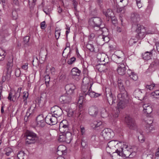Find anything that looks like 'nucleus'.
Segmentation results:
<instances>
[{
	"label": "nucleus",
	"mask_w": 159,
	"mask_h": 159,
	"mask_svg": "<svg viewBox=\"0 0 159 159\" xmlns=\"http://www.w3.org/2000/svg\"><path fill=\"white\" fill-rule=\"evenodd\" d=\"M119 100L117 104L119 108L123 109L124 108L127 102L128 97L126 91H120L117 95Z\"/></svg>",
	"instance_id": "f257e3e1"
},
{
	"label": "nucleus",
	"mask_w": 159,
	"mask_h": 159,
	"mask_svg": "<svg viewBox=\"0 0 159 159\" xmlns=\"http://www.w3.org/2000/svg\"><path fill=\"white\" fill-rule=\"evenodd\" d=\"M89 25L92 27L93 30L98 31L102 26V20L99 17H94L90 18L89 20Z\"/></svg>",
	"instance_id": "f03ea898"
},
{
	"label": "nucleus",
	"mask_w": 159,
	"mask_h": 159,
	"mask_svg": "<svg viewBox=\"0 0 159 159\" xmlns=\"http://www.w3.org/2000/svg\"><path fill=\"white\" fill-rule=\"evenodd\" d=\"M114 136L113 131L110 129L107 128L103 129L101 132V135L99 136L100 142L103 143L104 140L111 139Z\"/></svg>",
	"instance_id": "7ed1b4c3"
},
{
	"label": "nucleus",
	"mask_w": 159,
	"mask_h": 159,
	"mask_svg": "<svg viewBox=\"0 0 159 159\" xmlns=\"http://www.w3.org/2000/svg\"><path fill=\"white\" fill-rule=\"evenodd\" d=\"M137 27V28L136 30L137 33L135 37L138 39H142L146 34V30L144 26L140 25H138Z\"/></svg>",
	"instance_id": "20e7f679"
},
{
	"label": "nucleus",
	"mask_w": 159,
	"mask_h": 159,
	"mask_svg": "<svg viewBox=\"0 0 159 159\" xmlns=\"http://www.w3.org/2000/svg\"><path fill=\"white\" fill-rule=\"evenodd\" d=\"M96 67L101 72H106L107 70H110L112 69V63L110 62H106L104 63H102L96 66Z\"/></svg>",
	"instance_id": "39448f33"
},
{
	"label": "nucleus",
	"mask_w": 159,
	"mask_h": 159,
	"mask_svg": "<svg viewBox=\"0 0 159 159\" xmlns=\"http://www.w3.org/2000/svg\"><path fill=\"white\" fill-rule=\"evenodd\" d=\"M46 123L50 125L56 124L57 123V119L52 115V113H49L45 118Z\"/></svg>",
	"instance_id": "423d86ee"
},
{
	"label": "nucleus",
	"mask_w": 159,
	"mask_h": 159,
	"mask_svg": "<svg viewBox=\"0 0 159 159\" xmlns=\"http://www.w3.org/2000/svg\"><path fill=\"white\" fill-rule=\"evenodd\" d=\"M51 113L55 117L57 118L62 115L63 112L62 109L59 106H55L51 109Z\"/></svg>",
	"instance_id": "0eeeda50"
},
{
	"label": "nucleus",
	"mask_w": 159,
	"mask_h": 159,
	"mask_svg": "<svg viewBox=\"0 0 159 159\" xmlns=\"http://www.w3.org/2000/svg\"><path fill=\"white\" fill-rule=\"evenodd\" d=\"M66 121V120H63L60 124L59 129L60 132L62 133H66L69 132V125L67 124H65V123Z\"/></svg>",
	"instance_id": "6e6552de"
},
{
	"label": "nucleus",
	"mask_w": 159,
	"mask_h": 159,
	"mask_svg": "<svg viewBox=\"0 0 159 159\" xmlns=\"http://www.w3.org/2000/svg\"><path fill=\"white\" fill-rule=\"evenodd\" d=\"M126 66L124 63H121L118 65L117 71L118 73L120 75H124L126 72Z\"/></svg>",
	"instance_id": "1a4fd4ad"
},
{
	"label": "nucleus",
	"mask_w": 159,
	"mask_h": 159,
	"mask_svg": "<svg viewBox=\"0 0 159 159\" xmlns=\"http://www.w3.org/2000/svg\"><path fill=\"white\" fill-rule=\"evenodd\" d=\"M75 86L73 84H68L66 85L65 87L66 93L67 94L71 95L74 93V90L75 89Z\"/></svg>",
	"instance_id": "9d476101"
},
{
	"label": "nucleus",
	"mask_w": 159,
	"mask_h": 159,
	"mask_svg": "<svg viewBox=\"0 0 159 159\" xmlns=\"http://www.w3.org/2000/svg\"><path fill=\"white\" fill-rule=\"evenodd\" d=\"M125 121L130 129H134L135 125L134 120L129 116L125 117Z\"/></svg>",
	"instance_id": "9b49d317"
},
{
	"label": "nucleus",
	"mask_w": 159,
	"mask_h": 159,
	"mask_svg": "<svg viewBox=\"0 0 159 159\" xmlns=\"http://www.w3.org/2000/svg\"><path fill=\"white\" fill-rule=\"evenodd\" d=\"M92 84H90V87L89 88V89L87 93H85V98L86 96L88 95L91 98H97L101 95V94L98 93H96L93 91L91 89Z\"/></svg>",
	"instance_id": "f8f14e48"
},
{
	"label": "nucleus",
	"mask_w": 159,
	"mask_h": 159,
	"mask_svg": "<svg viewBox=\"0 0 159 159\" xmlns=\"http://www.w3.org/2000/svg\"><path fill=\"white\" fill-rule=\"evenodd\" d=\"M59 100L62 103H68L71 101V97L70 95L65 94L60 97Z\"/></svg>",
	"instance_id": "ddd939ff"
},
{
	"label": "nucleus",
	"mask_w": 159,
	"mask_h": 159,
	"mask_svg": "<svg viewBox=\"0 0 159 159\" xmlns=\"http://www.w3.org/2000/svg\"><path fill=\"white\" fill-rule=\"evenodd\" d=\"M123 53L122 51H116L115 52L113 56L115 59V61L117 63L119 64L120 62L123 61Z\"/></svg>",
	"instance_id": "4468645a"
},
{
	"label": "nucleus",
	"mask_w": 159,
	"mask_h": 159,
	"mask_svg": "<svg viewBox=\"0 0 159 159\" xmlns=\"http://www.w3.org/2000/svg\"><path fill=\"white\" fill-rule=\"evenodd\" d=\"M107 100L109 104L112 105L115 103L116 102V96L110 92V93L106 95Z\"/></svg>",
	"instance_id": "2eb2a0df"
},
{
	"label": "nucleus",
	"mask_w": 159,
	"mask_h": 159,
	"mask_svg": "<svg viewBox=\"0 0 159 159\" xmlns=\"http://www.w3.org/2000/svg\"><path fill=\"white\" fill-rule=\"evenodd\" d=\"M89 113L91 116L96 117L98 113V109L95 106H91L89 108Z\"/></svg>",
	"instance_id": "dca6fc26"
},
{
	"label": "nucleus",
	"mask_w": 159,
	"mask_h": 159,
	"mask_svg": "<svg viewBox=\"0 0 159 159\" xmlns=\"http://www.w3.org/2000/svg\"><path fill=\"white\" fill-rule=\"evenodd\" d=\"M20 95L14 92V95H13V93L10 92L9 93V95L8 97V99L10 101L15 102L20 97Z\"/></svg>",
	"instance_id": "f3484780"
},
{
	"label": "nucleus",
	"mask_w": 159,
	"mask_h": 159,
	"mask_svg": "<svg viewBox=\"0 0 159 159\" xmlns=\"http://www.w3.org/2000/svg\"><path fill=\"white\" fill-rule=\"evenodd\" d=\"M134 94L136 96L135 97H137L141 100L144 99L145 98L144 95L143 94L142 92L140 89H138L135 90Z\"/></svg>",
	"instance_id": "a211bd4d"
},
{
	"label": "nucleus",
	"mask_w": 159,
	"mask_h": 159,
	"mask_svg": "<svg viewBox=\"0 0 159 159\" xmlns=\"http://www.w3.org/2000/svg\"><path fill=\"white\" fill-rule=\"evenodd\" d=\"M127 74L130 78L133 80H136L138 79L137 75L130 70H127Z\"/></svg>",
	"instance_id": "6ab92c4d"
},
{
	"label": "nucleus",
	"mask_w": 159,
	"mask_h": 159,
	"mask_svg": "<svg viewBox=\"0 0 159 159\" xmlns=\"http://www.w3.org/2000/svg\"><path fill=\"white\" fill-rule=\"evenodd\" d=\"M106 57H107V56L104 53H98L97 56V57L98 61L102 62V63H104L106 60Z\"/></svg>",
	"instance_id": "aec40b11"
},
{
	"label": "nucleus",
	"mask_w": 159,
	"mask_h": 159,
	"mask_svg": "<svg viewBox=\"0 0 159 159\" xmlns=\"http://www.w3.org/2000/svg\"><path fill=\"white\" fill-rule=\"evenodd\" d=\"M90 140L92 142L96 143V144H101L103 143V142H100L99 141L100 140L99 139V137H98L95 135H92Z\"/></svg>",
	"instance_id": "412c9836"
},
{
	"label": "nucleus",
	"mask_w": 159,
	"mask_h": 159,
	"mask_svg": "<svg viewBox=\"0 0 159 159\" xmlns=\"http://www.w3.org/2000/svg\"><path fill=\"white\" fill-rule=\"evenodd\" d=\"M26 138L25 140L26 143L30 144L35 143L37 138H33V137L25 136Z\"/></svg>",
	"instance_id": "4be33fe9"
},
{
	"label": "nucleus",
	"mask_w": 159,
	"mask_h": 159,
	"mask_svg": "<svg viewBox=\"0 0 159 159\" xmlns=\"http://www.w3.org/2000/svg\"><path fill=\"white\" fill-rule=\"evenodd\" d=\"M152 51H147L142 54L143 58L145 60H149L152 55Z\"/></svg>",
	"instance_id": "5701e85b"
},
{
	"label": "nucleus",
	"mask_w": 159,
	"mask_h": 159,
	"mask_svg": "<svg viewBox=\"0 0 159 159\" xmlns=\"http://www.w3.org/2000/svg\"><path fill=\"white\" fill-rule=\"evenodd\" d=\"M80 73V71L76 67L74 68L71 70V74L73 76H79Z\"/></svg>",
	"instance_id": "b1692460"
},
{
	"label": "nucleus",
	"mask_w": 159,
	"mask_h": 159,
	"mask_svg": "<svg viewBox=\"0 0 159 159\" xmlns=\"http://www.w3.org/2000/svg\"><path fill=\"white\" fill-rule=\"evenodd\" d=\"M92 86L93 84V82L92 81H90L89 78L87 77H84L83 79L82 84L89 86L90 87V84H91Z\"/></svg>",
	"instance_id": "393cba45"
},
{
	"label": "nucleus",
	"mask_w": 159,
	"mask_h": 159,
	"mask_svg": "<svg viewBox=\"0 0 159 159\" xmlns=\"http://www.w3.org/2000/svg\"><path fill=\"white\" fill-rule=\"evenodd\" d=\"M65 142L67 143H70L72 139V134L70 132H67L65 133Z\"/></svg>",
	"instance_id": "a878e982"
},
{
	"label": "nucleus",
	"mask_w": 159,
	"mask_h": 159,
	"mask_svg": "<svg viewBox=\"0 0 159 159\" xmlns=\"http://www.w3.org/2000/svg\"><path fill=\"white\" fill-rule=\"evenodd\" d=\"M128 147V145H126V144H124V143H123V147L121 148L120 150H118V149H117L116 150V152L117 153L118 155H119L120 156H122L123 148L126 149Z\"/></svg>",
	"instance_id": "bb28decb"
},
{
	"label": "nucleus",
	"mask_w": 159,
	"mask_h": 159,
	"mask_svg": "<svg viewBox=\"0 0 159 159\" xmlns=\"http://www.w3.org/2000/svg\"><path fill=\"white\" fill-rule=\"evenodd\" d=\"M35 106L36 105L34 104H33V106H30L27 109L26 113H28V114H31L30 116L32 117L33 115Z\"/></svg>",
	"instance_id": "cd10ccee"
},
{
	"label": "nucleus",
	"mask_w": 159,
	"mask_h": 159,
	"mask_svg": "<svg viewBox=\"0 0 159 159\" xmlns=\"http://www.w3.org/2000/svg\"><path fill=\"white\" fill-rule=\"evenodd\" d=\"M102 124V122L100 121H93V124H91V126L93 129H96V128L100 126Z\"/></svg>",
	"instance_id": "c85d7f7f"
},
{
	"label": "nucleus",
	"mask_w": 159,
	"mask_h": 159,
	"mask_svg": "<svg viewBox=\"0 0 159 159\" xmlns=\"http://www.w3.org/2000/svg\"><path fill=\"white\" fill-rule=\"evenodd\" d=\"M118 85L120 92L125 91V88L124 86L123 81L121 80H118Z\"/></svg>",
	"instance_id": "c756f323"
},
{
	"label": "nucleus",
	"mask_w": 159,
	"mask_h": 159,
	"mask_svg": "<svg viewBox=\"0 0 159 159\" xmlns=\"http://www.w3.org/2000/svg\"><path fill=\"white\" fill-rule=\"evenodd\" d=\"M98 31H100L102 32L101 34L103 36H107L108 34V30L106 28L104 27L101 26L100 29Z\"/></svg>",
	"instance_id": "7c9ffc66"
},
{
	"label": "nucleus",
	"mask_w": 159,
	"mask_h": 159,
	"mask_svg": "<svg viewBox=\"0 0 159 159\" xmlns=\"http://www.w3.org/2000/svg\"><path fill=\"white\" fill-rule=\"evenodd\" d=\"M118 144L117 141L112 140L109 142L107 146L110 148H112L115 147L116 145Z\"/></svg>",
	"instance_id": "2f4dec72"
},
{
	"label": "nucleus",
	"mask_w": 159,
	"mask_h": 159,
	"mask_svg": "<svg viewBox=\"0 0 159 159\" xmlns=\"http://www.w3.org/2000/svg\"><path fill=\"white\" fill-rule=\"evenodd\" d=\"M25 136L33 137V138H37V135L36 134L32 131L29 130H27L26 131L25 134Z\"/></svg>",
	"instance_id": "473e14b6"
},
{
	"label": "nucleus",
	"mask_w": 159,
	"mask_h": 159,
	"mask_svg": "<svg viewBox=\"0 0 159 159\" xmlns=\"http://www.w3.org/2000/svg\"><path fill=\"white\" fill-rule=\"evenodd\" d=\"M4 152L5 155L7 156H9L13 152V150L10 148L7 147L4 149Z\"/></svg>",
	"instance_id": "72a5a7b5"
},
{
	"label": "nucleus",
	"mask_w": 159,
	"mask_h": 159,
	"mask_svg": "<svg viewBox=\"0 0 159 159\" xmlns=\"http://www.w3.org/2000/svg\"><path fill=\"white\" fill-rule=\"evenodd\" d=\"M103 13L107 17H111L112 16V15L113 12L111 9H108L105 11H103Z\"/></svg>",
	"instance_id": "f704fd0d"
},
{
	"label": "nucleus",
	"mask_w": 159,
	"mask_h": 159,
	"mask_svg": "<svg viewBox=\"0 0 159 159\" xmlns=\"http://www.w3.org/2000/svg\"><path fill=\"white\" fill-rule=\"evenodd\" d=\"M65 133H61L59 134L58 140L60 142H65Z\"/></svg>",
	"instance_id": "c9c22d12"
},
{
	"label": "nucleus",
	"mask_w": 159,
	"mask_h": 159,
	"mask_svg": "<svg viewBox=\"0 0 159 159\" xmlns=\"http://www.w3.org/2000/svg\"><path fill=\"white\" fill-rule=\"evenodd\" d=\"M101 115L102 117L105 118L108 116V114L105 108H102L101 109Z\"/></svg>",
	"instance_id": "e433bc0d"
},
{
	"label": "nucleus",
	"mask_w": 159,
	"mask_h": 159,
	"mask_svg": "<svg viewBox=\"0 0 159 159\" xmlns=\"http://www.w3.org/2000/svg\"><path fill=\"white\" fill-rule=\"evenodd\" d=\"M13 66L12 61L11 62H8L7 63V70L8 72L11 73V69Z\"/></svg>",
	"instance_id": "4c0bfd02"
},
{
	"label": "nucleus",
	"mask_w": 159,
	"mask_h": 159,
	"mask_svg": "<svg viewBox=\"0 0 159 159\" xmlns=\"http://www.w3.org/2000/svg\"><path fill=\"white\" fill-rule=\"evenodd\" d=\"M86 48L89 51L91 52H95V48L93 44L88 43L86 45Z\"/></svg>",
	"instance_id": "58836bf2"
},
{
	"label": "nucleus",
	"mask_w": 159,
	"mask_h": 159,
	"mask_svg": "<svg viewBox=\"0 0 159 159\" xmlns=\"http://www.w3.org/2000/svg\"><path fill=\"white\" fill-rule=\"evenodd\" d=\"M89 86L82 84L81 86V91L84 93V95L85 96V93H87V91L89 89L88 88Z\"/></svg>",
	"instance_id": "ea45409f"
},
{
	"label": "nucleus",
	"mask_w": 159,
	"mask_h": 159,
	"mask_svg": "<svg viewBox=\"0 0 159 159\" xmlns=\"http://www.w3.org/2000/svg\"><path fill=\"white\" fill-rule=\"evenodd\" d=\"M151 95L154 98H159V90H156L151 93Z\"/></svg>",
	"instance_id": "a19ab883"
},
{
	"label": "nucleus",
	"mask_w": 159,
	"mask_h": 159,
	"mask_svg": "<svg viewBox=\"0 0 159 159\" xmlns=\"http://www.w3.org/2000/svg\"><path fill=\"white\" fill-rule=\"evenodd\" d=\"M132 20L134 23L137 22L140 20L139 15L137 13H135L132 18Z\"/></svg>",
	"instance_id": "79ce46f5"
},
{
	"label": "nucleus",
	"mask_w": 159,
	"mask_h": 159,
	"mask_svg": "<svg viewBox=\"0 0 159 159\" xmlns=\"http://www.w3.org/2000/svg\"><path fill=\"white\" fill-rule=\"evenodd\" d=\"M37 126L39 127H43L46 125L45 121H37Z\"/></svg>",
	"instance_id": "37998d69"
},
{
	"label": "nucleus",
	"mask_w": 159,
	"mask_h": 159,
	"mask_svg": "<svg viewBox=\"0 0 159 159\" xmlns=\"http://www.w3.org/2000/svg\"><path fill=\"white\" fill-rule=\"evenodd\" d=\"M6 75L5 76H3L2 77V81L3 82L5 81L6 80L8 81L10 79L11 77V73L8 72H7Z\"/></svg>",
	"instance_id": "c03bdc74"
},
{
	"label": "nucleus",
	"mask_w": 159,
	"mask_h": 159,
	"mask_svg": "<svg viewBox=\"0 0 159 159\" xmlns=\"http://www.w3.org/2000/svg\"><path fill=\"white\" fill-rule=\"evenodd\" d=\"M84 97H85V96L84 95V94H80L78 101V103L80 104V106H82V104L83 103V99Z\"/></svg>",
	"instance_id": "a18cd8bd"
},
{
	"label": "nucleus",
	"mask_w": 159,
	"mask_h": 159,
	"mask_svg": "<svg viewBox=\"0 0 159 159\" xmlns=\"http://www.w3.org/2000/svg\"><path fill=\"white\" fill-rule=\"evenodd\" d=\"M25 153L23 151L19 152L17 155V157L19 159H24Z\"/></svg>",
	"instance_id": "49530a36"
},
{
	"label": "nucleus",
	"mask_w": 159,
	"mask_h": 159,
	"mask_svg": "<svg viewBox=\"0 0 159 159\" xmlns=\"http://www.w3.org/2000/svg\"><path fill=\"white\" fill-rule=\"evenodd\" d=\"M143 111L144 112H146L147 114H150L152 111V108L150 106L144 109Z\"/></svg>",
	"instance_id": "de8ad7c7"
},
{
	"label": "nucleus",
	"mask_w": 159,
	"mask_h": 159,
	"mask_svg": "<svg viewBox=\"0 0 159 159\" xmlns=\"http://www.w3.org/2000/svg\"><path fill=\"white\" fill-rule=\"evenodd\" d=\"M125 7H118L117 8V11L118 12L123 14L125 13Z\"/></svg>",
	"instance_id": "09e8293b"
},
{
	"label": "nucleus",
	"mask_w": 159,
	"mask_h": 159,
	"mask_svg": "<svg viewBox=\"0 0 159 159\" xmlns=\"http://www.w3.org/2000/svg\"><path fill=\"white\" fill-rule=\"evenodd\" d=\"M36 0H28L30 8H33L35 5Z\"/></svg>",
	"instance_id": "8fccbe9b"
},
{
	"label": "nucleus",
	"mask_w": 159,
	"mask_h": 159,
	"mask_svg": "<svg viewBox=\"0 0 159 159\" xmlns=\"http://www.w3.org/2000/svg\"><path fill=\"white\" fill-rule=\"evenodd\" d=\"M138 40H136L133 39H131L129 41V44L130 45L132 46L135 43H136L138 41Z\"/></svg>",
	"instance_id": "3c124183"
},
{
	"label": "nucleus",
	"mask_w": 159,
	"mask_h": 159,
	"mask_svg": "<svg viewBox=\"0 0 159 159\" xmlns=\"http://www.w3.org/2000/svg\"><path fill=\"white\" fill-rule=\"evenodd\" d=\"M28 93L27 92H24L23 93V98L24 99V101L25 102V104H26V101L27 100V99L28 96Z\"/></svg>",
	"instance_id": "603ef678"
},
{
	"label": "nucleus",
	"mask_w": 159,
	"mask_h": 159,
	"mask_svg": "<svg viewBox=\"0 0 159 159\" xmlns=\"http://www.w3.org/2000/svg\"><path fill=\"white\" fill-rule=\"evenodd\" d=\"M36 121H45V120H44V118L43 116V115H39L38 116L36 119Z\"/></svg>",
	"instance_id": "864d4df0"
},
{
	"label": "nucleus",
	"mask_w": 159,
	"mask_h": 159,
	"mask_svg": "<svg viewBox=\"0 0 159 159\" xmlns=\"http://www.w3.org/2000/svg\"><path fill=\"white\" fill-rule=\"evenodd\" d=\"M156 84H153L151 85H147L145 86L146 89L151 90L153 89L154 87L155 86Z\"/></svg>",
	"instance_id": "5fc2aeb1"
},
{
	"label": "nucleus",
	"mask_w": 159,
	"mask_h": 159,
	"mask_svg": "<svg viewBox=\"0 0 159 159\" xmlns=\"http://www.w3.org/2000/svg\"><path fill=\"white\" fill-rule=\"evenodd\" d=\"M76 60V58L74 57H73L70 58L68 61L67 63L68 64L71 65L73 64Z\"/></svg>",
	"instance_id": "6e6d98bb"
},
{
	"label": "nucleus",
	"mask_w": 159,
	"mask_h": 159,
	"mask_svg": "<svg viewBox=\"0 0 159 159\" xmlns=\"http://www.w3.org/2000/svg\"><path fill=\"white\" fill-rule=\"evenodd\" d=\"M61 31L60 30H56L55 32V36L56 39H57L60 35Z\"/></svg>",
	"instance_id": "4d7b16f0"
},
{
	"label": "nucleus",
	"mask_w": 159,
	"mask_h": 159,
	"mask_svg": "<svg viewBox=\"0 0 159 159\" xmlns=\"http://www.w3.org/2000/svg\"><path fill=\"white\" fill-rule=\"evenodd\" d=\"M44 78L46 84L47 85V84H48L50 80V77L49 75H45Z\"/></svg>",
	"instance_id": "13d9d810"
},
{
	"label": "nucleus",
	"mask_w": 159,
	"mask_h": 159,
	"mask_svg": "<svg viewBox=\"0 0 159 159\" xmlns=\"http://www.w3.org/2000/svg\"><path fill=\"white\" fill-rule=\"evenodd\" d=\"M28 113H26V115L24 117V120L25 122H27L28 120L30 119L32 116H30L31 114H28Z\"/></svg>",
	"instance_id": "bf43d9fd"
},
{
	"label": "nucleus",
	"mask_w": 159,
	"mask_h": 159,
	"mask_svg": "<svg viewBox=\"0 0 159 159\" xmlns=\"http://www.w3.org/2000/svg\"><path fill=\"white\" fill-rule=\"evenodd\" d=\"M110 18L111 19V22L113 24L115 25V24L117 23V20L116 17L112 16Z\"/></svg>",
	"instance_id": "052dcab7"
},
{
	"label": "nucleus",
	"mask_w": 159,
	"mask_h": 159,
	"mask_svg": "<svg viewBox=\"0 0 159 159\" xmlns=\"http://www.w3.org/2000/svg\"><path fill=\"white\" fill-rule=\"evenodd\" d=\"M12 17L13 19L16 20L17 18V14L16 11H13L12 13Z\"/></svg>",
	"instance_id": "680f3d73"
},
{
	"label": "nucleus",
	"mask_w": 159,
	"mask_h": 159,
	"mask_svg": "<svg viewBox=\"0 0 159 159\" xmlns=\"http://www.w3.org/2000/svg\"><path fill=\"white\" fill-rule=\"evenodd\" d=\"M152 10V7L151 5H149L146 9L147 12L150 13Z\"/></svg>",
	"instance_id": "e2e57ef3"
},
{
	"label": "nucleus",
	"mask_w": 159,
	"mask_h": 159,
	"mask_svg": "<svg viewBox=\"0 0 159 159\" xmlns=\"http://www.w3.org/2000/svg\"><path fill=\"white\" fill-rule=\"evenodd\" d=\"M20 70L19 69H16L15 71V74L17 77H19L20 74Z\"/></svg>",
	"instance_id": "0e129e2a"
},
{
	"label": "nucleus",
	"mask_w": 159,
	"mask_h": 159,
	"mask_svg": "<svg viewBox=\"0 0 159 159\" xmlns=\"http://www.w3.org/2000/svg\"><path fill=\"white\" fill-rule=\"evenodd\" d=\"M66 152L65 150H57V153L58 155L60 156L62 155H65L66 153Z\"/></svg>",
	"instance_id": "69168bd1"
},
{
	"label": "nucleus",
	"mask_w": 159,
	"mask_h": 159,
	"mask_svg": "<svg viewBox=\"0 0 159 159\" xmlns=\"http://www.w3.org/2000/svg\"><path fill=\"white\" fill-rule=\"evenodd\" d=\"M138 139L139 141L141 143L143 142L145 140L142 134H140V135L138 137Z\"/></svg>",
	"instance_id": "338daca9"
},
{
	"label": "nucleus",
	"mask_w": 159,
	"mask_h": 159,
	"mask_svg": "<svg viewBox=\"0 0 159 159\" xmlns=\"http://www.w3.org/2000/svg\"><path fill=\"white\" fill-rule=\"evenodd\" d=\"M40 27L42 29H44L46 27L45 21L42 22L40 24Z\"/></svg>",
	"instance_id": "774afa93"
}]
</instances>
